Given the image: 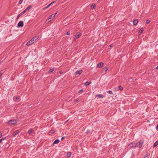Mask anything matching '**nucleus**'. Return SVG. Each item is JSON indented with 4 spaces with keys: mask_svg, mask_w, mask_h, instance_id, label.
I'll return each mask as SVG.
<instances>
[{
    "mask_svg": "<svg viewBox=\"0 0 158 158\" xmlns=\"http://www.w3.org/2000/svg\"><path fill=\"white\" fill-rule=\"evenodd\" d=\"M118 88L120 90H122L123 89V88L121 86H120L118 87Z\"/></svg>",
    "mask_w": 158,
    "mask_h": 158,
    "instance_id": "nucleus-29",
    "label": "nucleus"
},
{
    "mask_svg": "<svg viewBox=\"0 0 158 158\" xmlns=\"http://www.w3.org/2000/svg\"><path fill=\"white\" fill-rule=\"evenodd\" d=\"M91 83V81H89V82L87 81L85 82V85L86 86H88V85H89V84H90Z\"/></svg>",
    "mask_w": 158,
    "mask_h": 158,
    "instance_id": "nucleus-21",
    "label": "nucleus"
},
{
    "mask_svg": "<svg viewBox=\"0 0 158 158\" xmlns=\"http://www.w3.org/2000/svg\"><path fill=\"white\" fill-rule=\"evenodd\" d=\"M21 131V130H17L16 131H14L13 133L12 134V136H14L16 135L18 133H19V132H20Z\"/></svg>",
    "mask_w": 158,
    "mask_h": 158,
    "instance_id": "nucleus-6",
    "label": "nucleus"
},
{
    "mask_svg": "<svg viewBox=\"0 0 158 158\" xmlns=\"http://www.w3.org/2000/svg\"><path fill=\"white\" fill-rule=\"evenodd\" d=\"M90 130H87L86 131V133L88 134V135H89L90 132Z\"/></svg>",
    "mask_w": 158,
    "mask_h": 158,
    "instance_id": "nucleus-26",
    "label": "nucleus"
},
{
    "mask_svg": "<svg viewBox=\"0 0 158 158\" xmlns=\"http://www.w3.org/2000/svg\"><path fill=\"white\" fill-rule=\"evenodd\" d=\"M143 140H140L138 143H136V147H138L139 148H141L143 144Z\"/></svg>",
    "mask_w": 158,
    "mask_h": 158,
    "instance_id": "nucleus-2",
    "label": "nucleus"
},
{
    "mask_svg": "<svg viewBox=\"0 0 158 158\" xmlns=\"http://www.w3.org/2000/svg\"><path fill=\"white\" fill-rule=\"evenodd\" d=\"M103 63L102 62H100L97 65V67L101 68L103 66Z\"/></svg>",
    "mask_w": 158,
    "mask_h": 158,
    "instance_id": "nucleus-8",
    "label": "nucleus"
},
{
    "mask_svg": "<svg viewBox=\"0 0 158 158\" xmlns=\"http://www.w3.org/2000/svg\"><path fill=\"white\" fill-rule=\"evenodd\" d=\"M14 100H18L19 99V98L18 97H15L14 98Z\"/></svg>",
    "mask_w": 158,
    "mask_h": 158,
    "instance_id": "nucleus-31",
    "label": "nucleus"
},
{
    "mask_svg": "<svg viewBox=\"0 0 158 158\" xmlns=\"http://www.w3.org/2000/svg\"><path fill=\"white\" fill-rule=\"evenodd\" d=\"M54 70V68H52V69H51L49 71V72H50V73H52V72Z\"/></svg>",
    "mask_w": 158,
    "mask_h": 158,
    "instance_id": "nucleus-30",
    "label": "nucleus"
},
{
    "mask_svg": "<svg viewBox=\"0 0 158 158\" xmlns=\"http://www.w3.org/2000/svg\"><path fill=\"white\" fill-rule=\"evenodd\" d=\"M35 119H32L31 120V121H30V123H34V125H35H35H36V124H37L38 123H36L37 122V121H36V122H35Z\"/></svg>",
    "mask_w": 158,
    "mask_h": 158,
    "instance_id": "nucleus-15",
    "label": "nucleus"
},
{
    "mask_svg": "<svg viewBox=\"0 0 158 158\" xmlns=\"http://www.w3.org/2000/svg\"><path fill=\"white\" fill-rule=\"evenodd\" d=\"M52 5H53V4H52L51 3V2L50 3V4L48 5V6H49V7L50 6H52Z\"/></svg>",
    "mask_w": 158,
    "mask_h": 158,
    "instance_id": "nucleus-40",
    "label": "nucleus"
},
{
    "mask_svg": "<svg viewBox=\"0 0 158 158\" xmlns=\"http://www.w3.org/2000/svg\"><path fill=\"white\" fill-rule=\"evenodd\" d=\"M23 15V13H20V14L18 15L17 16V19H18L20 17V16H21V15Z\"/></svg>",
    "mask_w": 158,
    "mask_h": 158,
    "instance_id": "nucleus-27",
    "label": "nucleus"
},
{
    "mask_svg": "<svg viewBox=\"0 0 158 158\" xmlns=\"http://www.w3.org/2000/svg\"><path fill=\"white\" fill-rule=\"evenodd\" d=\"M148 156V153L147 152H145V155L144 156V158H145Z\"/></svg>",
    "mask_w": 158,
    "mask_h": 158,
    "instance_id": "nucleus-22",
    "label": "nucleus"
},
{
    "mask_svg": "<svg viewBox=\"0 0 158 158\" xmlns=\"http://www.w3.org/2000/svg\"><path fill=\"white\" fill-rule=\"evenodd\" d=\"M155 69H158V66H157L156 68H155Z\"/></svg>",
    "mask_w": 158,
    "mask_h": 158,
    "instance_id": "nucleus-47",
    "label": "nucleus"
},
{
    "mask_svg": "<svg viewBox=\"0 0 158 158\" xmlns=\"http://www.w3.org/2000/svg\"><path fill=\"white\" fill-rule=\"evenodd\" d=\"M143 31V28H141L139 31V33L141 34H142Z\"/></svg>",
    "mask_w": 158,
    "mask_h": 158,
    "instance_id": "nucleus-23",
    "label": "nucleus"
},
{
    "mask_svg": "<svg viewBox=\"0 0 158 158\" xmlns=\"http://www.w3.org/2000/svg\"><path fill=\"white\" fill-rule=\"evenodd\" d=\"M27 12V11L26 10V9L24 11H23L21 13H23V14L24 13Z\"/></svg>",
    "mask_w": 158,
    "mask_h": 158,
    "instance_id": "nucleus-38",
    "label": "nucleus"
},
{
    "mask_svg": "<svg viewBox=\"0 0 158 158\" xmlns=\"http://www.w3.org/2000/svg\"><path fill=\"white\" fill-rule=\"evenodd\" d=\"M2 133L1 132H0V138H1L2 137Z\"/></svg>",
    "mask_w": 158,
    "mask_h": 158,
    "instance_id": "nucleus-44",
    "label": "nucleus"
},
{
    "mask_svg": "<svg viewBox=\"0 0 158 158\" xmlns=\"http://www.w3.org/2000/svg\"><path fill=\"white\" fill-rule=\"evenodd\" d=\"M10 136L9 135L8 136H6L4 138H2L0 139V143H1L2 142V141L5 139L7 140L8 139L10 138Z\"/></svg>",
    "mask_w": 158,
    "mask_h": 158,
    "instance_id": "nucleus-5",
    "label": "nucleus"
},
{
    "mask_svg": "<svg viewBox=\"0 0 158 158\" xmlns=\"http://www.w3.org/2000/svg\"><path fill=\"white\" fill-rule=\"evenodd\" d=\"M70 34V31H69L67 32L66 34H65L66 35H69Z\"/></svg>",
    "mask_w": 158,
    "mask_h": 158,
    "instance_id": "nucleus-37",
    "label": "nucleus"
},
{
    "mask_svg": "<svg viewBox=\"0 0 158 158\" xmlns=\"http://www.w3.org/2000/svg\"><path fill=\"white\" fill-rule=\"evenodd\" d=\"M35 132L33 130L32 128L30 129L28 131V133L29 135Z\"/></svg>",
    "mask_w": 158,
    "mask_h": 158,
    "instance_id": "nucleus-9",
    "label": "nucleus"
},
{
    "mask_svg": "<svg viewBox=\"0 0 158 158\" xmlns=\"http://www.w3.org/2000/svg\"><path fill=\"white\" fill-rule=\"evenodd\" d=\"M23 21H20L17 24V27H21L23 26Z\"/></svg>",
    "mask_w": 158,
    "mask_h": 158,
    "instance_id": "nucleus-3",
    "label": "nucleus"
},
{
    "mask_svg": "<svg viewBox=\"0 0 158 158\" xmlns=\"http://www.w3.org/2000/svg\"><path fill=\"white\" fill-rule=\"evenodd\" d=\"M52 17H53V14L52 15H50V16H49V19H51V18H52Z\"/></svg>",
    "mask_w": 158,
    "mask_h": 158,
    "instance_id": "nucleus-39",
    "label": "nucleus"
},
{
    "mask_svg": "<svg viewBox=\"0 0 158 158\" xmlns=\"http://www.w3.org/2000/svg\"><path fill=\"white\" fill-rule=\"evenodd\" d=\"M65 137V136L62 137L61 138V140H62L63 139H64Z\"/></svg>",
    "mask_w": 158,
    "mask_h": 158,
    "instance_id": "nucleus-41",
    "label": "nucleus"
},
{
    "mask_svg": "<svg viewBox=\"0 0 158 158\" xmlns=\"http://www.w3.org/2000/svg\"><path fill=\"white\" fill-rule=\"evenodd\" d=\"M23 0H19V3L17 6H19L20 4H21L23 2Z\"/></svg>",
    "mask_w": 158,
    "mask_h": 158,
    "instance_id": "nucleus-28",
    "label": "nucleus"
},
{
    "mask_svg": "<svg viewBox=\"0 0 158 158\" xmlns=\"http://www.w3.org/2000/svg\"><path fill=\"white\" fill-rule=\"evenodd\" d=\"M156 118L158 119V118Z\"/></svg>",
    "mask_w": 158,
    "mask_h": 158,
    "instance_id": "nucleus-51",
    "label": "nucleus"
},
{
    "mask_svg": "<svg viewBox=\"0 0 158 158\" xmlns=\"http://www.w3.org/2000/svg\"><path fill=\"white\" fill-rule=\"evenodd\" d=\"M56 2V1H54L52 2H51V3L53 4L54 3H55Z\"/></svg>",
    "mask_w": 158,
    "mask_h": 158,
    "instance_id": "nucleus-43",
    "label": "nucleus"
},
{
    "mask_svg": "<svg viewBox=\"0 0 158 158\" xmlns=\"http://www.w3.org/2000/svg\"><path fill=\"white\" fill-rule=\"evenodd\" d=\"M147 122H150V121H149V120H148V121H147Z\"/></svg>",
    "mask_w": 158,
    "mask_h": 158,
    "instance_id": "nucleus-50",
    "label": "nucleus"
},
{
    "mask_svg": "<svg viewBox=\"0 0 158 158\" xmlns=\"http://www.w3.org/2000/svg\"><path fill=\"white\" fill-rule=\"evenodd\" d=\"M71 155H72L71 152H69L67 153V156L69 158V157H71Z\"/></svg>",
    "mask_w": 158,
    "mask_h": 158,
    "instance_id": "nucleus-20",
    "label": "nucleus"
},
{
    "mask_svg": "<svg viewBox=\"0 0 158 158\" xmlns=\"http://www.w3.org/2000/svg\"><path fill=\"white\" fill-rule=\"evenodd\" d=\"M69 119L68 120H67L64 123V124H65L69 120Z\"/></svg>",
    "mask_w": 158,
    "mask_h": 158,
    "instance_id": "nucleus-45",
    "label": "nucleus"
},
{
    "mask_svg": "<svg viewBox=\"0 0 158 158\" xmlns=\"http://www.w3.org/2000/svg\"><path fill=\"white\" fill-rule=\"evenodd\" d=\"M38 38L37 36H35L31 40L32 41H35Z\"/></svg>",
    "mask_w": 158,
    "mask_h": 158,
    "instance_id": "nucleus-19",
    "label": "nucleus"
},
{
    "mask_svg": "<svg viewBox=\"0 0 158 158\" xmlns=\"http://www.w3.org/2000/svg\"><path fill=\"white\" fill-rule=\"evenodd\" d=\"M55 132V131L54 130H50L49 132V133H50V134H54Z\"/></svg>",
    "mask_w": 158,
    "mask_h": 158,
    "instance_id": "nucleus-25",
    "label": "nucleus"
},
{
    "mask_svg": "<svg viewBox=\"0 0 158 158\" xmlns=\"http://www.w3.org/2000/svg\"><path fill=\"white\" fill-rule=\"evenodd\" d=\"M81 35V34L80 32L77 33V34L76 35L75 37L76 39H78L79 38Z\"/></svg>",
    "mask_w": 158,
    "mask_h": 158,
    "instance_id": "nucleus-10",
    "label": "nucleus"
},
{
    "mask_svg": "<svg viewBox=\"0 0 158 158\" xmlns=\"http://www.w3.org/2000/svg\"><path fill=\"white\" fill-rule=\"evenodd\" d=\"M150 20H147V21L146 22V23L147 24H148L150 23Z\"/></svg>",
    "mask_w": 158,
    "mask_h": 158,
    "instance_id": "nucleus-36",
    "label": "nucleus"
},
{
    "mask_svg": "<svg viewBox=\"0 0 158 158\" xmlns=\"http://www.w3.org/2000/svg\"><path fill=\"white\" fill-rule=\"evenodd\" d=\"M95 96V97H97L98 98H103L104 97V95L101 94L96 95Z\"/></svg>",
    "mask_w": 158,
    "mask_h": 158,
    "instance_id": "nucleus-12",
    "label": "nucleus"
},
{
    "mask_svg": "<svg viewBox=\"0 0 158 158\" xmlns=\"http://www.w3.org/2000/svg\"><path fill=\"white\" fill-rule=\"evenodd\" d=\"M135 144H136L135 143H131L129 144L128 145V147L130 148H132L134 147H136Z\"/></svg>",
    "mask_w": 158,
    "mask_h": 158,
    "instance_id": "nucleus-4",
    "label": "nucleus"
},
{
    "mask_svg": "<svg viewBox=\"0 0 158 158\" xmlns=\"http://www.w3.org/2000/svg\"><path fill=\"white\" fill-rule=\"evenodd\" d=\"M158 145V140L156 141L154 144L153 147L155 148Z\"/></svg>",
    "mask_w": 158,
    "mask_h": 158,
    "instance_id": "nucleus-16",
    "label": "nucleus"
},
{
    "mask_svg": "<svg viewBox=\"0 0 158 158\" xmlns=\"http://www.w3.org/2000/svg\"><path fill=\"white\" fill-rule=\"evenodd\" d=\"M6 123L9 125L11 124L15 125L17 123V121L15 119H11L7 122Z\"/></svg>",
    "mask_w": 158,
    "mask_h": 158,
    "instance_id": "nucleus-1",
    "label": "nucleus"
},
{
    "mask_svg": "<svg viewBox=\"0 0 158 158\" xmlns=\"http://www.w3.org/2000/svg\"><path fill=\"white\" fill-rule=\"evenodd\" d=\"M114 45L113 44H111L110 45V47H112Z\"/></svg>",
    "mask_w": 158,
    "mask_h": 158,
    "instance_id": "nucleus-42",
    "label": "nucleus"
},
{
    "mask_svg": "<svg viewBox=\"0 0 158 158\" xmlns=\"http://www.w3.org/2000/svg\"><path fill=\"white\" fill-rule=\"evenodd\" d=\"M58 12V11H57L56 13L55 14H53V17H54L55 16V15H56Z\"/></svg>",
    "mask_w": 158,
    "mask_h": 158,
    "instance_id": "nucleus-34",
    "label": "nucleus"
},
{
    "mask_svg": "<svg viewBox=\"0 0 158 158\" xmlns=\"http://www.w3.org/2000/svg\"><path fill=\"white\" fill-rule=\"evenodd\" d=\"M83 71L82 70H81L77 71L75 73V75L76 76L78 74L80 75L81 73Z\"/></svg>",
    "mask_w": 158,
    "mask_h": 158,
    "instance_id": "nucleus-7",
    "label": "nucleus"
},
{
    "mask_svg": "<svg viewBox=\"0 0 158 158\" xmlns=\"http://www.w3.org/2000/svg\"><path fill=\"white\" fill-rule=\"evenodd\" d=\"M108 69V67H106L105 68H104L103 69V70L105 71L106 72Z\"/></svg>",
    "mask_w": 158,
    "mask_h": 158,
    "instance_id": "nucleus-24",
    "label": "nucleus"
},
{
    "mask_svg": "<svg viewBox=\"0 0 158 158\" xmlns=\"http://www.w3.org/2000/svg\"><path fill=\"white\" fill-rule=\"evenodd\" d=\"M59 142L60 140L59 139H57L54 142L52 143V145H54V144H55L58 143H59Z\"/></svg>",
    "mask_w": 158,
    "mask_h": 158,
    "instance_id": "nucleus-13",
    "label": "nucleus"
},
{
    "mask_svg": "<svg viewBox=\"0 0 158 158\" xmlns=\"http://www.w3.org/2000/svg\"><path fill=\"white\" fill-rule=\"evenodd\" d=\"M34 41L33 42V41H32V40H31L29 41L28 42H27V43L26 45L27 46L30 45L31 44H32L33 43H34Z\"/></svg>",
    "mask_w": 158,
    "mask_h": 158,
    "instance_id": "nucleus-11",
    "label": "nucleus"
},
{
    "mask_svg": "<svg viewBox=\"0 0 158 158\" xmlns=\"http://www.w3.org/2000/svg\"><path fill=\"white\" fill-rule=\"evenodd\" d=\"M77 101H78V100L76 99V102H77Z\"/></svg>",
    "mask_w": 158,
    "mask_h": 158,
    "instance_id": "nucleus-49",
    "label": "nucleus"
},
{
    "mask_svg": "<svg viewBox=\"0 0 158 158\" xmlns=\"http://www.w3.org/2000/svg\"><path fill=\"white\" fill-rule=\"evenodd\" d=\"M2 73L0 72V77L2 75Z\"/></svg>",
    "mask_w": 158,
    "mask_h": 158,
    "instance_id": "nucleus-48",
    "label": "nucleus"
},
{
    "mask_svg": "<svg viewBox=\"0 0 158 158\" xmlns=\"http://www.w3.org/2000/svg\"><path fill=\"white\" fill-rule=\"evenodd\" d=\"M60 74H62V73H63V72L62 71H60Z\"/></svg>",
    "mask_w": 158,
    "mask_h": 158,
    "instance_id": "nucleus-46",
    "label": "nucleus"
},
{
    "mask_svg": "<svg viewBox=\"0 0 158 158\" xmlns=\"http://www.w3.org/2000/svg\"><path fill=\"white\" fill-rule=\"evenodd\" d=\"M84 91V90L83 89H81V90H80L78 93H81L82 92Z\"/></svg>",
    "mask_w": 158,
    "mask_h": 158,
    "instance_id": "nucleus-33",
    "label": "nucleus"
},
{
    "mask_svg": "<svg viewBox=\"0 0 158 158\" xmlns=\"http://www.w3.org/2000/svg\"><path fill=\"white\" fill-rule=\"evenodd\" d=\"M49 7V6H48V5L47 6L44 8L42 10H46V9H47L48 8V7Z\"/></svg>",
    "mask_w": 158,
    "mask_h": 158,
    "instance_id": "nucleus-32",
    "label": "nucleus"
},
{
    "mask_svg": "<svg viewBox=\"0 0 158 158\" xmlns=\"http://www.w3.org/2000/svg\"><path fill=\"white\" fill-rule=\"evenodd\" d=\"M96 6V5L95 4H92L91 6V8L93 9H95Z\"/></svg>",
    "mask_w": 158,
    "mask_h": 158,
    "instance_id": "nucleus-18",
    "label": "nucleus"
},
{
    "mask_svg": "<svg viewBox=\"0 0 158 158\" xmlns=\"http://www.w3.org/2000/svg\"><path fill=\"white\" fill-rule=\"evenodd\" d=\"M138 22V20L137 19H135L133 21V24L134 25H136Z\"/></svg>",
    "mask_w": 158,
    "mask_h": 158,
    "instance_id": "nucleus-17",
    "label": "nucleus"
},
{
    "mask_svg": "<svg viewBox=\"0 0 158 158\" xmlns=\"http://www.w3.org/2000/svg\"><path fill=\"white\" fill-rule=\"evenodd\" d=\"M108 92L110 94H113V92L111 90H109Z\"/></svg>",
    "mask_w": 158,
    "mask_h": 158,
    "instance_id": "nucleus-35",
    "label": "nucleus"
},
{
    "mask_svg": "<svg viewBox=\"0 0 158 158\" xmlns=\"http://www.w3.org/2000/svg\"><path fill=\"white\" fill-rule=\"evenodd\" d=\"M32 6L31 5H29L26 9V10L27 12H29V10L32 8Z\"/></svg>",
    "mask_w": 158,
    "mask_h": 158,
    "instance_id": "nucleus-14",
    "label": "nucleus"
}]
</instances>
